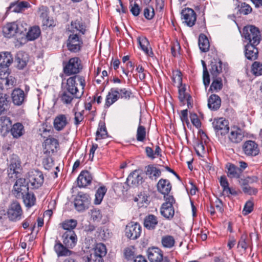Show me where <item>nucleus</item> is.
Segmentation results:
<instances>
[{
    "label": "nucleus",
    "instance_id": "31",
    "mask_svg": "<svg viewBox=\"0 0 262 262\" xmlns=\"http://www.w3.org/2000/svg\"><path fill=\"white\" fill-rule=\"evenodd\" d=\"M210 72L212 77H219L218 76L222 72V62L221 60H214L211 62Z\"/></svg>",
    "mask_w": 262,
    "mask_h": 262
},
{
    "label": "nucleus",
    "instance_id": "60",
    "mask_svg": "<svg viewBox=\"0 0 262 262\" xmlns=\"http://www.w3.org/2000/svg\"><path fill=\"white\" fill-rule=\"evenodd\" d=\"M254 203L251 201H248L244 205L243 213L244 215L250 213L253 210Z\"/></svg>",
    "mask_w": 262,
    "mask_h": 262
},
{
    "label": "nucleus",
    "instance_id": "19",
    "mask_svg": "<svg viewBox=\"0 0 262 262\" xmlns=\"http://www.w3.org/2000/svg\"><path fill=\"white\" fill-rule=\"evenodd\" d=\"M69 124L68 117L64 114H59L54 118L53 126L57 131H61Z\"/></svg>",
    "mask_w": 262,
    "mask_h": 262
},
{
    "label": "nucleus",
    "instance_id": "41",
    "mask_svg": "<svg viewBox=\"0 0 262 262\" xmlns=\"http://www.w3.org/2000/svg\"><path fill=\"white\" fill-rule=\"evenodd\" d=\"M199 46L202 52H206L209 50L210 43L208 38L204 34H201L199 36Z\"/></svg>",
    "mask_w": 262,
    "mask_h": 262
},
{
    "label": "nucleus",
    "instance_id": "20",
    "mask_svg": "<svg viewBox=\"0 0 262 262\" xmlns=\"http://www.w3.org/2000/svg\"><path fill=\"white\" fill-rule=\"evenodd\" d=\"M70 248L62 244L59 241L56 240L54 249L58 257L68 256L71 255L72 251Z\"/></svg>",
    "mask_w": 262,
    "mask_h": 262
},
{
    "label": "nucleus",
    "instance_id": "23",
    "mask_svg": "<svg viewBox=\"0 0 262 262\" xmlns=\"http://www.w3.org/2000/svg\"><path fill=\"white\" fill-rule=\"evenodd\" d=\"M12 100L13 103L15 105H21L24 102L25 95L23 90L17 88L13 90L11 94Z\"/></svg>",
    "mask_w": 262,
    "mask_h": 262
},
{
    "label": "nucleus",
    "instance_id": "56",
    "mask_svg": "<svg viewBox=\"0 0 262 262\" xmlns=\"http://www.w3.org/2000/svg\"><path fill=\"white\" fill-rule=\"evenodd\" d=\"M188 94L186 93L185 85L179 86V99L180 101L183 104L185 103L186 98L188 96Z\"/></svg>",
    "mask_w": 262,
    "mask_h": 262
},
{
    "label": "nucleus",
    "instance_id": "21",
    "mask_svg": "<svg viewBox=\"0 0 262 262\" xmlns=\"http://www.w3.org/2000/svg\"><path fill=\"white\" fill-rule=\"evenodd\" d=\"M118 91V87L112 88L108 92L105 102V107H109L111 105L119 99V95Z\"/></svg>",
    "mask_w": 262,
    "mask_h": 262
},
{
    "label": "nucleus",
    "instance_id": "55",
    "mask_svg": "<svg viewBox=\"0 0 262 262\" xmlns=\"http://www.w3.org/2000/svg\"><path fill=\"white\" fill-rule=\"evenodd\" d=\"M17 34H21L27 30L28 25L23 21L15 22Z\"/></svg>",
    "mask_w": 262,
    "mask_h": 262
},
{
    "label": "nucleus",
    "instance_id": "61",
    "mask_svg": "<svg viewBox=\"0 0 262 262\" xmlns=\"http://www.w3.org/2000/svg\"><path fill=\"white\" fill-rule=\"evenodd\" d=\"M190 118L192 124L197 128H199L201 127V122L195 113H191Z\"/></svg>",
    "mask_w": 262,
    "mask_h": 262
},
{
    "label": "nucleus",
    "instance_id": "29",
    "mask_svg": "<svg viewBox=\"0 0 262 262\" xmlns=\"http://www.w3.org/2000/svg\"><path fill=\"white\" fill-rule=\"evenodd\" d=\"M158 224V218L154 214H148L144 219V226L148 230H154Z\"/></svg>",
    "mask_w": 262,
    "mask_h": 262
},
{
    "label": "nucleus",
    "instance_id": "4",
    "mask_svg": "<svg viewBox=\"0 0 262 262\" xmlns=\"http://www.w3.org/2000/svg\"><path fill=\"white\" fill-rule=\"evenodd\" d=\"M74 206L78 212H83L89 208L91 198L87 193L79 192L74 199Z\"/></svg>",
    "mask_w": 262,
    "mask_h": 262
},
{
    "label": "nucleus",
    "instance_id": "64",
    "mask_svg": "<svg viewBox=\"0 0 262 262\" xmlns=\"http://www.w3.org/2000/svg\"><path fill=\"white\" fill-rule=\"evenodd\" d=\"M245 193L249 195H256L258 192L257 188L250 187L249 185L242 189Z\"/></svg>",
    "mask_w": 262,
    "mask_h": 262
},
{
    "label": "nucleus",
    "instance_id": "59",
    "mask_svg": "<svg viewBox=\"0 0 262 262\" xmlns=\"http://www.w3.org/2000/svg\"><path fill=\"white\" fill-rule=\"evenodd\" d=\"M143 14L146 19H151L155 16V11L152 7H146L143 11Z\"/></svg>",
    "mask_w": 262,
    "mask_h": 262
},
{
    "label": "nucleus",
    "instance_id": "1",
    "mask_svg": "<svg viewBox=\"0 0 262 262\" xmlns=\"http://www.w3.org/2000/svg\"><path fill=\"white\" fill-rule=\"evenodd\" d=\"M242 36L246 44H259L261 36L259 29L253 25H247L243 29Z\"/></svg>",
    "mask_w": 262,
    "mask_h": 262
},
{
    "label": "nucleus",
    "instance_id": "37",
    "mask_svg": "<svg viewBox=\"0 0 262 262\" xmlns=\"http://www.w3.org/2000/svg\"><path fill=\"white\" fill-rule=\"evenodd\" d=\"M9 97L7 94H2L0 96V115L5 113L10 106Z\"/></svg>",
    "mask_w": 262,
    "mask_h": 262
},
{
    "label": "nucleus",
    "instance_id": "58",
    "mask_svg": "<svg viewBox=\"0 0 262 262\" xmlns=\"http://www.w3.org/2000/svg\"><path fill=\"white\" fill-rule=\"evenodd\" d=\"M75 108H74L73 111L74 112V124L76 126H78L80 124V123L83 121L84 119V111L81 112H76L75 111Z\"/></svg>",
    "mask_w": 262,
    "mask_h": 262
},
{
    "label": "nucleus",
    "instance_id": "38",
    "mask_svg": "<svg viewBox=\"0 0 262 262\" xmlns=\"http://www.w3.org/2000/svg\"><path fill=\"white\" fill-rule=\"evenodd\" d=\"M40 33L41 31L39 27L37 26H34L29 28L26 35V38L28 40L32 41L37 39L40 35Z\"/></svg>",
    "mask_w": 262,
    "mask_h": 262
},
{
    "label": "nucleus",
    "instance_id": "52",
    "mask_svg": "<svg viewBox=\"0 0 262 262\" xmlns=\"http://www.w3.org/2000/svg\"><path fill=\"white\" fill-rule=\"evenodd\" d=\"M83 260L84 262H103V258L93 252L83 256Z\"/></svg>",
    "mask_w": 262,
    "mask_h": 262
},
{
    "label": "nucleus",
    "instance_id": "45",
    "mask_svg": "<svg viewBox=\"0 0 262 262\" xmlns=\"http://www.w3.org/2000/svg\"><path fill=\"white\" fill-rule=\"evenodd\" d=\"M106 191L107 188L104 186H101L97 189L95 193V198L94 201V204L99 205L101 204Z\"/></svg>",
    "mask_w": 262,
    "mask_h": 262
},
{
    "label": "nucleus",
    "instance_id": "24",
    "mask_svg": "<svg viewBox=\"0 0 262 262\" xmlns=\"http://www.w3.org/2000/svg\"><path fill=\"white\" fill-rule=\"evenodd\" d=\"M67 92V91L63 90L59 95L61 102L66 105L71 104L74 98H80L83 93V91H82L80 95H76Z\"/></svg>",
    "mask_w": 262,
    "mask_h": 262
},
{
    "label": "nucleus",
    "instance_id": "34",
    "mask_svg": "<svg viewBox=\"0 0 262 262\" xmlns=\"http://www.w3.org/2000/svg\"><path fill=\"white\" fill-rule=\"evenodd\" d=\"M161 214L165 219H171L174 214L173 206H168L167 203H163L160 208Z\"/></svg>",
    "mask_w": 262,
    "mask_h": 262
},
{
    "label": "nucleus",
    "instance_id": "49",
    "mask_svg": "<svg viewBox=\"0 0 262 262\" xmlns=\"http://www.w3.org/2000/svg\"><path fill=\"white\" fill-rule=\"evenodd\" d=\"M238 11L241 14L247 15L251 13L252 11V8L251 6L245 3L242 2L238 6Z\"/></svg>",
    "mask_w": 262,
    "mask_h": 262
},
{
    "label": "nucleus",
    "instance_id": "2",
    "mask_svg": "<svg viewBox=\"0 0 262 262\" xmlns=\"http://www.w3.org/2000/svg\"><path fill=\"white\" fill-rule=\"evenodd\" d=\"M83 69L81 60L79 57L70 58L66 63H63V72L67 76L77 75Z\"/></svg>",
    "mask_w": 262,
    "mask_h": 262
},
{
    "label": "nucleus",
    "instance_id": "43",
    "mask_svg": "<svg viewBox=\"0 0 262 262\" xmlns=\"http://www.w3.org/2000/svg\"><path fill=\"white\" fill-rule=\"evenodd\" d=\"M10 132L14 138H18L23 135L24 126L20 123H16L12 126Z\"/></svg>",
    "mask_w": 262,
    "mask_h": 262
},
{
    "label": "nucleus",
    "instance_id": "35",
    "mask_svg": "<svg viewBox=\"0 0 262 262\" xmlns=\"http://www.w3.org/2000/svg\"><path fill=\"white\" fill-rule=\"evenodd\" d=\"M227 176L230 178H238L241 174V170L233 164L228 163L226 164Z\"/></svg>",
    "mask_w": 262,
    "mask_h": 262
},
{
    "label": "nucleus",
    "instance_id": "3",
    "mask_svg": "<svg viewBox=\"0 0 262 262\" xmlns=\"http://www.w3.org/2000/svg\"><path fill=\"white\" fill-rule=\"evenodd\" d=\"M79 81L80 85L82 87V91L85 86V78L82 76L74 75L67 79L64 89L63 90L67 91V92H71L72 94L79 95V90L77 88V83L76 79Z\"/></svg>",
    "mask_w": 262,
    "mask_h": 262
},
{
    "label": "nucleus",
    "instance_id": "13",
    "mask_svg": "<svg viewBox=\"0 0 262 262\" xmlns=\"http://www.w3.org/2000/svg\"><path fill=\"white\" fill-rule=\"evenodd\" d=\"M243 150L246 155L249 156H256L259 152L258 144L252 140H248L244 143Z\"/></svg>",
    "mask_w": 262,
    "mask_h": 262
},
{
    "label": "nucleus",
    "instance_id": "11",
    "mask_svg": "<svg viewBox=\"0 0 262 262\" xmlns=\"http://www.w3.org/2000/svg\"><path fill=\"white\" fill-rule=\"evenodd\" d=\"M87 30V25L81 17L77 18L71 22L69 31L72 34L77 33L79 35H84Z\"/></svg>",
    "mask_w": 262,
    "mask_h": 262
},
{
    "label": "nucleus",
    "instance_id": "57",
    "mask_svg": "<svg viewBox=\"0 0 262 262\" xmlns=\"http://www.w3.org/2000/svg\"><path fill=\"white\" fill-rule=\"evenodd\" d=\"M253 73L256 76L262 75V63L255 61L252 66Z\"/></svg>",
    "mask_w": 262,
    "mask_h": 262
},
{
    "label": "nucleus",
    "instance_id": "54",
    "mask_svg": "<svg viewBox=\"0 0 262 262\" xmlns=\"http://www.w3.org/2000/svg\"><path fill=\"white\" fill-rule=\"evenodd\" d=\"M107 137V130L104 124L99 125V127L96 132V140L104 139Z\"/></svg>",
    "mask_w": 262,
    "mask_h": 262
},
{
    "label": "nucleus",
    "instance_id": "42",
    "mask_svg": "<svg viewBox=\"0 0 262 262\" xmlns=\"http://www.w3.org/2000/svg\"><path fill=\"white\" fill-rule=\"evenodd\" d=\"M138 41L141 49L146 55L150 56L151 54H153V53L151 51H149L148 48L149 43L147 38L145 37H139L138 38Z\"/></svg>",
    "mask_w": 262,
    "mask_h": 262
},
{
    "label": "nucleus",
    "instance_id": "62",
    "mask_svg": "<svg viewBox=\"0 0 262 262\" xmlns=\"http://www.w3.org/2000/svg\"><path fill=\"white\" fill-rule=\"evenodd\" d=\"M173 81L175 83H177L180 86H182V73L180 71H176L173 74Z\"/></svg>",
    "mask_w": 262,
    "mask_h": 262
},
{
    "label": "nucleus",
    "instance_id": "51",
    "mask_svg": "<svg viewBox=\"0 0 262 262\" xmlns=\"http://www.w3.org/2000/svg\"><path fill=\"white\" fill-rule=\"evenodd\" d=\"M93 253L103 258L106 254V249L105 245L101 243L97 244L94 248Z\"/></svg>",
    "mask_w": 262,
    "mask_h": 262
},
{
    "label": "nucleus",
    "instance_id": "18",
    "mask_svg": "<svg viewBox=\"0 0 262 262\" xmlns=\"http://www.w3.org/2000/svg\"><path fill=\"white\" fill-rule=\"evenodd\" d=\"M63 243L68 247L73 248L77 241V235L74 231L65 232L63 235Z\"/></svg>",
    "mask_w": 262,
    "mask_h": 262
},
{
    "label": "nucleus",
    "instance_id": "16",
    "mask_svg": "<svg viewBox=\"0 0 262 262\" xmlns=\"http://www.w3.org/2000/svg\"><path fill=\"white\" fill-rule=\"evenodd\" d=\"M44 177L42 173L39 170H35L29 176V182L34 188H38L43 184Z\"/></svg>",
    "mask_w": 262,
    "mask_h": 262
},
{
    "label": "nucleus",
    "instance_id": "15",
    "mask_svg": "<svg viewBox=\"0 0 262 262\" xmlns=\"http://www.w3.org/2000/svg\"><path fill=\"white\" fill-rule=\"evenodd\" d=\"M258 45L246 44L245 45V56L247 59L253 61L258 58V50L256 47Z\"/></svg>",
    "mask_w": 262,
    "mask_h": 262
},
{
    "label": "nucleus",
    "instance_id": "50",
    "mask_svg": "<svg viewBox=\"0 0 262 262\" xmlns=\"http://www.w3.org/2000/svg\"><path fill=\"white\" fill-rule=\"evenodd\" d=\"M20 161L18 157L16 155H13L10 159L9 168L19 171L20 169Z\"/></svg>",
    "mask_w": 262,
    "mask_h": 262
},
{
    "label": "nucleus",
    "instance_id": "22",
    "mask_svg": "<svg viewBox=\"0 0 262 262\" xmlns=\"http://www.w3.org/2000/svg\"><path fill=\"white\" fill-rule=\"evenodd\" d=\"M28 54L24 51H19L15 56V62L18 69L22 70L26 67L29 61Z\"/></svg>",
    "mask_w": 262,
    "mask_h": 262
},
{
    "label": "nucleus",
    "instance_id": "46",
    "mask_svg": "<svg viewBox=\"0 0 262 262\" xmlns=\"http://www.w3.org/2000/svg\"><path fill=\"white\" fill-rule=\"evenodd\" d=\"M212 82L210 86L209 91L217 92L223 88L222 79L221 77H212Z\"/></svg>",
    "mask_w": 262,
    "mask_h": 262
},
{
    "label": "nucleus",
    "instance_id": "17",
    "mask_svg": "<svg viewBox=\"0 0 262 262\" xmlns=\"http://www.w3.org/2000/svg\"><path fill=\"white\" fill-rule=\"evenodd\" d=\"M93 178L92 174L88 170H82L77 178L79 187H85L91 184Z\"/></svg>",
    "mask_w": 262,
    "mask_h": 262
},
{
    "label": "nucleus",
    "instance_id": "5",
    "mask_svg": "<svg viewBox=\"0 0 262 262\" xmlns=\"http://www.w3.org/2000/svg\"><path fill=\"white\" fill-rule=\"evenodd\" d=\"M7 213L8 219L11 221L17 222L20 220L23 216V211L20 203L16 201L11 203Z\"/></svg>",
    "mask_w": 262,
    "mask_h": 262
},
{
    "label": "nucleus",
    "instance_id": "33",
    "mask_svg": "<svg viewBox=\"0 0 262 262\" xmlns=\"http://www.w3.org/2000/svg\"><path fill=\"white\" fill-rule=\"evenodd\" d=\"M221 99L220 97L216 94L211 95L208 100V106L212 111L217 110L221 106Z\"/></svg>",
    "mask_w": 262,
    "mask_h": 262
},
{
    "label": "nucleus",
    "instance_id": "36",
    "mask_svg": "<svg viewBox=\"0 0 262 262\" xmlns=\"http://www.w3.org/2000/svg\"><path fill=\"white\" fill-rule=\"evenodd\" d=\"M146 174L149 179L156 180L161 174V170L153 165H149L146 167Z\"/></svg>",
    "mask_w": 262,
    "mask_h": 262
},
{
    "label": "nucleus",
    "instance_id": "44",
    "mask_svg": "<svg viewBox=\"0 0 262 262\" xmlns=\"http://www.w3.org/2000/svg\"><path fill=\"white\" fill-rule=\"evenodd\" d=\"M0 126L2 132H9L12 126V121L9 117L2 116L0 117Z\"/></svg>",
    "mask_w": 262,
    "mask_h": 262
},
{
    "label": "nucleus",
    "instance_id": "26",
    "mask_svg": "<svg viewBox=\"0 0 262 262\" xmlns=\"http://www.w3.org/2000/svg\"><path fill=\"white\" fill-rule=\"evenodd\" d=\"M143 182V179L139 171L135 170L130 173L128 176L126 183L129 185L132 184L133 186H137L141 184Z\"/></svg>",
    "mask_w": 262,
    "mask_h": 262
},
{
    "label": "nucleus",
    "instance_id": "40",
    "mask_svg": "<svg viewBox=\"0 0 262 262\" xmlns=\"http://www.w3.org/2000/svg\"><path fill=\"white\" fill-rule=\"evenodd\" d=\"M176 241L173 236L166 235L161 237V244L163 247L171 249L175 245Z\"/></svg>",
    "mask_w": 262,
    "mask_h": 262
},
{
    "label": "nucleus",
    "instance_id": "6",
    "mask_svg": "<svg viewBox=\"0 0 262 262\" xmlns=\"http://www.w3.org/2000/svg\"><path fill=\"white\" fill-rule=\"evenodd\" d=\"M29 190L28 183L25 178L17 179L13 185L12 194L17 199H20L24 193Z\"/></svg>",
    "mask_w": 262,
    "mask_h": 262
},
{
    "label": "nucleus",
    "instance_id": "8",
    "mask_svg": "<svg viewBox=\"0 0 262 262\" xmlns=\"http://www.w3.org/2000/svg\"><path fill=\"white\" fill-rule=\"evenodd\" d=\"M212 124L217 136H225L229 133V123L223 118L214 119Z\"/></svg>",
    "mask_w": 262,
    "mask_h": 262
},
{
    "label": "nucleus",
    "instance_id": "47",
    "mask_svg": "<svg viewBox=\"0 0 262 262\" xmlns=\"http://www.w3.org/2000/svg\"><path fill=\"white\" fill-rule=\"evenodd\" d=\"M252 246V242L248 239L247 234L246 233L243 234L238 242V247L246 250L248 247H251Z\"/></svg>",
    "mask_w": 262,
    "mask_h": 262
},
{
    "label": "nucleus",
    "instance_id": "27",
    "mask_svg": "<svg viewBox=\"0 0 262 262\" xmlns=\"http://www.w3.org/2000/svg\"><path fill=\"white\" fill-rule=\"evenodd\" d=\"M30 7V4L26 1H16L11 3L9 7V10L12 12L19 13L24 10L26 8Z\"/></svg>",
    "mask_w": 262,
    "mask_h": 262
},
{
    "label": "nucleus",
    "instance_id": "53",
    "mask_svg": "<svg viewBox=\"0 0 262 262\" xmlns=\"http://www.w3.org/2000/svg\"><path fill=\"white\" fill-rule=\"evenodd\" d=\"M146 137V129L144 126L139 125L137 130L136 139L138 141L143 142Z\"/></svg>",
    "mask_w": 262,
    "mask_h": 262
},
{
    "label": "nucleus",
    "instance_id": "25",
    "mask_svg": "<svg viewBox=\"0 0 262 262\" xmlns=\"http://www.w3.org/2000/svg\"><path fill=\"white\" fill-rule=\"evenodd\" d=\"M157 187L160 193L165 195L169 193L172 186L169 180L161 179L157 183Z\"/></svg>",
    "mask_w": 262,
    "mask_h": 262
},
{
    "label": "nucleus",
    "instance_id": "48",
    "mask_svg": "<svg viewBox=\"0 0 262 262\" xmlns=\"http://www.w3.org/2000/svg\"><path fill=\"white\" fill-rule=\"evenodd\" d=\"M77 225V221L74 219L66 220L61 224V227L67 231H73Z\"/></svg>",
    "mask_w": 262,
    "mask_h": 262
},
{
    "label": "nucleus",
    "instance_id": "30",
    "mask_svg": "<svg viewBox=\"0 0 262 262\" xmlns=\"http://www.w3.org/2000/svg\"><path fill=\"white\" fill-rule=\"evenodd\" d=\"M13 62V58L10 53L2 52L0 53V67L8 68Z\"/></svg>",
    "mask_w": 262,
    "mask_h": 262
},
{
    "label": "nucleus",
    "instance_id": "9",
    "mask_svg": "<svg viewBox=\"0 0 262 262\" xmlns=\"http://www.w3.org/2000/svg\"><path fill=\"white\" fill-rule=\"evenodd\" d=\"M147 253L151 262H170L167 257H163L162 250L158 247L149 248Z\"/></svg>",
    "mask_w": 262,
    "mask_h": 262
},
{
    "label": "nucleus",
    "instance_id": "39",
    "mask_svg": "<svg viewBox=\"0 0 262 262\" xmlns=\"http://www.w3.org/2000/svg\"><path fill=\"white\" fill-rule=\"evenodd\" d=\"M118 91H119V99L129 101L134 97L132 91L129 88H118Z\"/></svg>",
    "mask_w": 262,
    "mask_h": 262
},
{
    "label": "nucleus",
    "instance_id": "12",
    "mask_svg": "<svg viewBox=\"0 0 262 262\" xmlns=\"http://www.w3.org/2000/svg\"><path fill=\"white\" fill-rule=\"evenodd\" d=\"M182 19L183 23L189 27H192L196 21V15L194 11L191 8H187L183 9L181 12Z\"/></svg>",
    "mask_w": 262,
    "mask_h": 262
},
{
    "label": "nucleus",
    "instance_id": "32",
    "mask_svg": "<svg viewBox=\"0 0 262 262\" xmlns=\"http://www.w3.org/2000/svg\"><path fill=\"white\" fill-rule=\"evenodd\" d=\"M4 36L7 38L12 37L17 34L15 22L8 23L3 29Z\"/></svg>",
    "mask_w": 262,
    "mask_h": 262
},
{
    "label": "nucleus",
    "instance_id": "63",
    "mask_svg": "<svg viewBox=\"0 0 262 262\" xmlns=\"http://www.w3.org/2000/svg\"><path fill=\"white\" fill-rule=\"evenodd\" d=\"M124 255L125 258L128 260L135 258V252L129 247H127L124 249Z\"/></svg>",
    "mask_w": 262,
    "mask_h": 262
},
{
    "label": "nucleus",
    "instance_id": "7",
    "mask_svg": "<svg viewBox=\"0 0 262 262\" xmlns=\"http://www.w3.org/2000/svg\"><path fill=\"white\" fill-rule=\"evenodd\" d=\"M80 36L77 33H71L69 36L67 46L70 51L76 53L80 50L83 45V41Z\"/></svg>",
    "mask_w": 262,
    "mask_h": 262
},
{
    "label": "nucleus",
    "instance_id": "14",
    "mask_svg": "<svg viewBox=\"0 0 262 262\" xmlns=\"http://www.w3.org/2000/svg\"><path fill=\"white\" fill-rule=\"evenodd\" d=\"M244 137V132L238 127H233L228 135L229 140L233 144L239 143L242 141Z\"/></svg>",
    "mask_w": 262,
    "mask_h": 262
},
{
    "label": "nucleus",
    "instance_id": "28",
    "mask_svg": "<svg viewBox=\"0 0 262 262\" xmlns=\"http://www.w3.org/2000/svg\"><path fill=\"white\" fill-rule=\"evenodd\" d=\"M20 199H23V203L25 206L30 208L35 205L36 203V197L33 192L28 190L20 196Z\"/></svg>",
    "mask_w": 262,
    "mask_h": 262
},
{
    "label": "nucleus",
    "instance_id": "10",
    "mask_svg": "<svg viewBox=\"0 0 262 262\" xmlns=\"http://www.w3.org/2000/svg\"><path fill=\"white\" fill-rule=\"evenodd\" d=\"M141 226L138 223L130 222L125 228V235L130 239L135 240L139 238L141 233Z\"/></svg>",
    "mask_w": 262,
    "mask_h": 262
}]
</instances>
